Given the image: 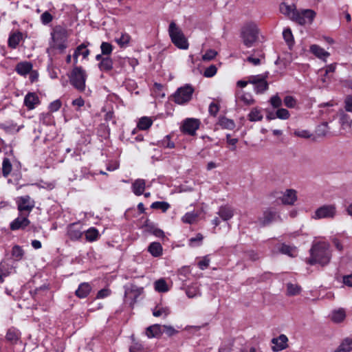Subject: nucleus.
<instances>
[{
  "mask_svg": "<svg viewBox=\"0 0 352 352\" xmlns=\"http://www.w3.org/2000/svg\"><path fill=\"white\" fill-rule=\"evenodd\" d=\"M154 285L155 289L158 292H166L168 291V287L166 282L162 278L156 280Z\"/></svg>",
  "mask_w": 352,
  "mask_h": 352,
  "instance_id": "40",
  "label": "nucleus"
},
{
  "mask_svg": "<svg viewBox=\"0 0 352 352\" xmlns=\"http://www.w3.org/2000/svg\"><path fill=\"white\" fill-rule=\"evenodd\" d=\"M284 104L288 108H294L296 104V100L293 96H287L284 98Z\"/></svg>",
  "mask_w": 352,
  "mask_h": 352,
  "instance_id": "53",
  "label": "nucleus"
},
{
  "mask_svg": "<svg viewBox=\"0 0 352 352\" xmlns=\"http://www.w3.org/2000/svg\"><path fill=\"white\" fill-rule=\"evenodd\" d=\"M169 314H170V310L166 307L157 306L153 310V315L155 317L164 316V318H166Z\"/></svg>",
  "mask_w": 352,
  "mask_h": 352,
  "instance_id": "37",
  "label": "nucleus"
},
{
  "mask_svg": "<svg viewBox=\"0 0 352 352\" xmlns=\"http://www.w3.org/2000/svg\"><path fill=\"white\" fill-rule=\"evenodd\" d=\"M339 123L342 129H349L352 124V118L344 110L341 109L337 113Z\"/></svg>",
  "mask_w": 352,
  "mask_h": 352,
  "instance_id": "14",
  "label": "nucleus"
},
{
  "mask_svg": "<svg viewBox=\"0 0 352 352\" xmlns=\"http://www.w3.org/2000/svg\"><path fill=\"white\" fill-rule=\"evenodd\" d=\"M16 204L19 213L28 214V216L34 208V201L29 195L19 197Z\"/></svg>",
  "mask_w": 352,
  "mask_h": 352,
  "instance_id": "10",
  "label": "nucleus"
},
{
  "mask_svg": "<svg viewBox=\"0 0 352 352\" xmlns=\"http://www.w3.org/2000/svg\"><path fill=\"white\" fill-rule=\"evenodd\" d=\"M352 351V338H346L335 350V352H350Z\"/></svg>",
  "mask_w": 352,
  "mask_h": 352,
  "instance_id": "25",
  "label": "nucleus"
},
{
  "mask_svg": "<svg viewBox=\"0 0 352 352\" xmlns=\"http://www.w3.org/2000/svg\"><path fill=\"white\" fill-rule=\"evenodd\" d=\"M6 338L8 341L15 343L19 339V333L14 329H9Z\"/></svg>",
  "mask_w": 352,
  "mask_h": 352,
  "instance_id": "47",
  "label": "nucleus"
},
{
  "mask_svg": "<svg viewBox=\"0 0 352 352\" xmlns=\"http://www.w3.org/2000/svg\"><path fill=\"white\" fill-rule=\"evenodd\" d=\"M289 111L285 109H278L276 112V116L279 119L287 120L289 118Z\"/></svg>",
  "mask_w": 352,
  "mask_h": 352,
  "instance_id": "51",
  "label": "nucleus"
},
{
  "mask_svg": "<svg viewBox=\"0 0 352 352\" xmlns=\"http://www.w3.org/2000/svg\"><path fill=\"white\" fill-rule=\"evenodd\" d=\"M162 145L165 148H173L175 147L174 142L170 141V136L166 135L162 141Z\"/></svg>",
  "mask_w": 352,
  "mask_h": 352,
  "instance_id": "62",
  "label": "nucleus"
},
{
  "mask_svg": "<svg viewBox=\"0 0 352 352\" xmlns=\"http://www.w3.org/2000/svg\"><path fill=\"white\" fill-rule=\"evenodd\" d=\"M310 51L313 53L316 56L320 59L324 60L327 58L330 54L328 52L325 51L323 48L320 47L317 45H312L310 47Z\"/></svg>",
  "mask_w": 352,
  "mask_h": 352,
  "instance_id": "27",
  "label": "nucleus"
},
{
  "mask_svg": "<svg viewBox=\"0 0 352 352\" xmlns=\"http://www.w3.org/2000/svg\"><path fill=\"white\" fill-rule=\"evenodd\" d=\"M217 214L223 221L230 219L234 215L233 210L228 206L220 207Z\"/></svg>",
  "mask_w": 352,
  "mask_h": 352,
  "instance_id": "28",
  "label": "nucleus"
},
{
  "mask_svg": "<svg viewBox=\"0 0 352 352\" xmlns=\"http://www.w3.org/2000/svg\"><path fill=\"white\" fill-rule=\"evenodd\" d=\"M219 110V106L215 102L210 103L209 106V113L211 116H215Z\"/></svg>",
  "mask_w": 352,
  "mask_h": 352,
  "instance_id": "63",
  "label": "nucleus"
},
{
  "mask_svg": "<svg viewBox=\"0 0 352 352\" xmlns=\"http://www.w3.org/2000/svg\"><path fill=\"white\" fill-rule=\"evenodd\" d=\"M287 341L288 339L286 336L282 334L279 336L278 338H273L272 340V350L274 351H282L287 347Z\"/></svg>",
  "mask_w": 352,
  "mask_h": 352,
  "instance_id": "16",
  "label": "nucleus"
},
{
  "mask_svg": "<svg viewBox=\"0 0 352 352\" xmlns=\"http://www.w3.org/2000/svg\"><path fill=\"white\" fill-rule=\"evenodd\" d=\"M344 109L346 112L352 113V96H347L344 100Z\"/></svg>",
  "mask_w": 352,
  "mask_h": 352,
  "instance_id": "59",
  "label": "nucleus"
},
{
  "mask_svg": "<svg viewBox=\"0 0 352 352\" xmlns=\"http://www.w3.org/2000/svg\"><path fill=\"white\" fill-rule=\"evenodd\" d=\"M201 122L196 118H186L184 120L181 126V131L190 135H194L196 131L199 129Z\"/></svg>",
  "mask_w": 352,
  "mask_h": 352,
  "instance_id": "11",
  "label": "nucleus"
},
{
  "mask_svg": "<svg viewBox=\"0 0 352 352\" xmlns=\"http://www.w3.org/2000/svg\"><path fill=\"white\" fill-rule=\"evenodd\" d=\"M148 251L152 256L157 257L162 253V247L160 243L153 242L149 245Z\"/></svg>",
  "mask_w": 352,
  "mask_h": 352,
  "instance_id": "32",
  "label": "nucleus"
},
{
  "mask_svg": "<svg viewBox=\"0 0 352 352\" xmlns=\"http://www.w3.org/2000/svg\"><path fill=\"white\" fill-rule=\"evenodd\" d=\"M144 226L146 228L147 231L150 232L155 236L159 238H163L164 236V232L160 229L154 228L153 225L150 223L149 220H146Z\"/></svg>",
  "mask_w": 352,
  "mask_h": 352,
  "instance_id": "31",
  "label": "nucleus"
},
{
  "mask_svg": "<svg viewBox=\"0 0 352 352\" xmlns=\"http://www.w3.org/2000/svg\"><path fill=\"white\" fill-rule=\"evenodd\" d=\"M316 14V12L310 9L297 10L292 21L301 25L311 24Z\"/></svg>",
  "mask_w": 352,
  "mask_h": 352,
  "instance_id": "8",
  "label": "nucleus"
},
{
  "mask_svg": "<svg viewBox=\"0 0 352 352\" xmlns=\"http://www.w3.org/2000/svg\"><path fill=\"white\" fill-rule=\"evenodd\" d=\"M297 199L296 191L293 189H288L283 195L281 201L283 204L292 205Z\"/></svg>",
  "mask_w": 352,
  "mask_h": 352,
  "instance_id": "18",
  "label": "nucleus"
},
{
  "mask_svg": "<svg viewBox=\"0 0 352 352\" xmlns=\"http://www.w3.org/2000/svg\"><path fill=\"white\" fill-rule=\"evenodd\" d=\"M278 217L275 211L267 210L263 212V216L258 219V223L261 226L264 227L276 221Z\"/></svg>",
  "mask_w": 352,
  "mask_h": 352,
  "instance_id": "13",
  "label": "nucleus"
},
{
  "mask_svg": "<svg viewBox=\"0 0 352 352\" xmlns=\"http://www.w3.org/2000/svg\"><path fill=\"white\" fill-rule=\"evenodd\" d=\"M24 255V251L22 248L18 245L13 246L12 249V256L16 261H20L22 259Z\"/></svg>",
  "mask_w": 352,
  "mask_h": 352,
  "instance_id": "38",
  "label": "nucleus"
},
{
  "mask_svg": "<svg viewBox=\"0 0 352 352\" xmlns=\"http://www.w3.org/2000/svg\"><path fill=\"white\" fill-rule=\"evenodd\" d=\"M310 257L307 263L310 265L319 264L325 266L329 263L331 258L330 245L325 241L314 243L310 250Z\"/></svg>",
  "mask_w": 352,
  "mask_h": 352,
  "instance_id": "1",
  "label": "nucleus"
},
{
  "mask_svg": "<svg viewBox=\"0 0 352 352\" xmlns=\"http://www.w3.org/2000/svg\"><path fill=\"white\" fill-rule=\"evenodd\" d=\"M38 102V96L34 93H28L24 99V104L29 109H33Z\"/></svg>",
  "mask_w": 352,
  "mask_h": 352,
  "instance_id": "23",
  "label": "nucleus"
},
{
  "mask_svg": "<svg viewBox=\"0 0 352 352\" xmlns=\"http://www.w3.org/2000/svg\"><path fill=\"white\" fill-rule=\"evenodd\" d=\"M87 77L86 71L82 67L78 66L74 67L69 75L70 84L80 92L85 89Z\"/></svg>",
  "mask_w": 352,
  "mask_h": 352,
  "instance_id": "4",
  "label": "nucleus"
},
{
  "mask_svg": "<svg viewBox=\"0 0 352 352\" xmlns=\"http://www.w3.org/2000/svg\"><path fill=\"white\" fill-rule=\"evenodd\" d=\"M346 317L345 311L343 309H339L332 312L331 320L335 322H341Z\"/></svg>",
  "mask_w": 352,
  "mask_h": 352,
  "instance_id": "34",
  "label": "nucleus"
},
{
  "mask_svg": "<svg viewBox=\"0 0 352 352\" xmlns=\"http://www.w3.org/2000/svg\"><path fill=\"white\" fill-rule=\"evenodd\" d=\"M168 34L172 43L178 48L186 50L188 42L181 28L174 22H170L168 27Z\"/></svg>",
  "mask_w": 352,
  "mask_h": 352,
  "instance_id": "3",
  "label": "nucleus"
},
{
  "mask_svg": "<svg viewBox=\"0 0 352 352\" xmlns=\"http://www.w3.org/2000/svg\"><path fill=\"white\" fill-rule=\"evenodd\" d=\"M269 102L274 109L279 108L282 105V100L278 94L272 96Z\"/></svg>",
  "mask_w": 352,
  "mask_h": 352,
  "instance_id": "49",
  "label": "nucleus"
},
{
  "mask_svg": "<svg viewBox=\"0 0 352 352\" xmlns=\"http://www.w3.org/2000/svg\"><path fill=\"white\" fill-rule=\"evenodd\" d=\"M30 223L28 214L19 213V217L15 219L10 226L12 230L24 229Z\"/></svg>",
  "mask_w": 352,
  "mask_h": 352,
  "instance_id": "12",
  "label": "nucleus"
},
{
  "mask_svg": "<svg viewBox=\"0 0 352 352\" xmlns=\"http://www.w3.org/2000/svg\"><path fill=\"white\" fill-rule=\"evenodd\" d=\"M219 124L223 128L228 129H233L235 126L234 121L226 117L220 118L219 120Z\"/></svg>",
  "mask_w": 352,
  "mask_h": 352,
  "instance_id": "39",
  "label": "nucleus"
},
{
  "mask_svg": "<svg viewBox=\"0 0 352 352\" xmlns=\"http://www.w3.org/2000/svg\"><path fill=\"white\" fill-rule=\"evenodd\" d=\"M267 77L268 72L264 74L254 75L248 77V82L254 85V91L256 94H262L268 89Z\"/></svg>",
  "mask_w": 352,
  "mask_h": 352,
  "instance_id": "6",
  "label": "nucleus"
},
{
  "mask_svg": "<svg viewBox=\"0 0 352 352\" xmlns=\"http://www.w3.org/2000/svg\"><path fill=\"white\" fill-rule=\"evenodd\" d=\"M203 239V235L200 233H198L195 237H192L189 239V245L191 246L195 245H200Z\"/></svg>",
  "mask_w": 352,
  "mask_h": 352,
  "instance_id": "56",
  "label": "nucleus"
},
{
  "mask_svg": "<svg viewBox=\"0 0 352 352\" xmlns=\"http://www.w3.org/2000/svg\"><path fill=\"white\" fill-rule=\"evenodd\" d=\"M152 123L153 121L150 118L143 117L140 120L138 126L140 129L146 130L152 125Z\"/></svg>",
  "mask_w": 352,
  "mask_h": 352,
  "instance_id": "42",
  "label": "nucleus"
},
{
  "mask_svg": "<svg viewBox=\"0 0 352 352\" xmlns=\"http://www.w3.org/2000/svg\"><path fill=\"white\" fill-rule=\"evenodd\" d=\"M197 218V215L193 213H186L182 218L184 223H192Z\"/></svg>",
  "mask_w": 352,
  "mask_h": 352,
  "instance_id": "61",
  "label": "nucleus"
},
{
  "mask_svg": "<svg viewBox=\"0 0 352 352\" xmlns=\"http://www.w3.org/2000/svg\"><path fill=\"white\" fill-rule=\"evenodd\" d=\"M82 233V228L78 223H72L67 227V236L72 241L80 239Z\"/></svg>",
  "mask_w": 352,
  "mask_h": 352,
  "instance_id": "15",
  "label": "nucleus"
},
{
  "mask_svg": "<svg viewBox=\"0 0 352 352\" xmlns=\"http://www.w3.org/2000/svg\"><path fill=\"white\" fill-rule=\"evenodd\" d=\"M41 19L42 23L46 25L52 21L53 17L50 12L46 11L41 14Z\"/></svg>",
  "mask_w": 352,
  "mask_h": 352,
  "instance_id": "60",
  "label": "nucleus"
},
{
  "mask_svg": "<svg viewBox=\"0 0 352 352\" xmlns=\"http://www.w3.org/2000/svg\"><path fill=\"white\" fill-rule=\"evenodd\" d=\"M121 69H126L128 66L131 67L133 69L138 64V62L135 58H130L128 57L120 58L118 60Z\"/></svg>",
  "mask_w": 352,
  "mask_h": 352,
  "instance_id": "24",
  "label": "nucleus"
},
{
  "mask_svg": "<svg viewBox=\"0 0 352 352\" xmlns=\"http://www.w3.org/2000/svg\"><path fill=\"white\" fill-rule=\"evenodd\" d=\"M98 67L102 72H110L113 68V60L109 56H105V58L99 63Z\"/></svg>",
  "mask_w": 352,
  "mask_h": 352,
  "instance_id": "30",
  "label": "nucleus"
},
{
  "mask_svg": "<svg viewBox=\"0 0 352 352\" xmlns=\"http://www.w3.org/2000/svg\"><path fill=\"white\" fill-rule=\"evenodd\" d=\"M241 37L242 38L243 43L247 47L253 46L258 38V30L257 26L254 23H248L245 25L241 29Z\"/></svg>",
  "mask_w": 352,
  "mask_h": 352,
  "instance_id": "5",
  "label": "nucleus"
},
{
  "mask_svg": "<svg viewBox=\"0 0 352 352\" xmlns=\"http://www.w3.org/2000/svg\"><path fill=\"white\" fill-rule=\"evenodd\" d=\"M32 69V65L29 62H21L16 65V72L21 75L25 76Z\"/></svg>",
  "mask_w": 352,
  "mask_h": 352,
  "instance_id": "22",
  "label": "nucleus"
},
{
  "mask_svg": "<svg viewBox=\"0 0 352 352\" xmlns=\"http://www.w3.org/2000/svg\"><path fill=\"white\" fill-rule=\"evenodd\" d=\"M317 131L319 135H327L329 133L328 123L325 122L318 126Z\"/></svg>",
  "mask_w": 352,
  "mask_h": 352,
  "instance_id": "54",
  "label": "nucleus"
},
{
  "mask_svg": "<svg viewBox=\"0 0 352 352\" xmlns=\"http://www.w3.org/2000/svg\"><path fill=\"white\" fill-rule=\"evenodd\" d=\"M162 333L165 332L168 336H172L177 333V331L172 326L163 325L162 326Z\"/></svg>",
  "mask_w": 352,
  "mask_h": 352,
  "instance_id": "58",
  "label": "nucleus"
},
{
  "mask_svg": "<svg viewBox=\"0 0 352 352\" xmlns=\"http://www.w3.org/2000/svg\"><path fill=\"white\" fill-rule=\"evenodd\" d=\"M284 39L289 45H292L294 42L293 35L289 28L284 30L283 32Z\"/></svg>",
  "mask_w": 352,
  "mask_h": 352,
  "instance_id": "52",
  "label": "nucleus"
},
{
  "mask_svg": "<svg viewBox=\"0 0 352 352\" xmlns=\"http://www.w3.org/2000/svg\"><path fill=\"white\" fill-rule=\"evenodd\" d=\"M143 292V288H139L136 286H131V287L125 291V297L130 298L132 299L130 302L131 306H133V305L136 302L137 298L141 295Z\"/></svg>",
  "mask_w": 352,
  "mask_h": 352,
  "instance_id": "17",
  "label": "nucleus"
},
{
  "mask_svg": "<svg viewBox=\"0 0 352 352\" xmlns=\"http://www.w3.org/2000/svg\"><path fill=\"white\" fill-rule=\"evenodd\" d=\"M336 212L335 205H323L316 210L312 218L314 219H333L336 216Z\"/></svg>",
  "mask_w": 352,
  "mask_h": 352,
  "instance_id": "7",
  "label": "nucleus"
},
{
  "mask_svg": "<svg viewBox=\"0 0 352 352\" xmlns=\"http://www.w3.org/2000/svg\"><path fill=\"white\" fill-rule=\"evenodd\" d=\"M143 350V346L141 344L139 343H134L133 345H131L129 348L130 352H142Z\"/></svg>",
  "mask_w": 352,
  "mask_h": 352,
  "instance_id": "64",
  "label": "nucleus"
},
{
  "mask_svg": "<svg viewBox=\"0 0 352 352\" xmlns=\"http://www.w3.org/2000/svg\"><path fill=\"white\" fill-rule=\"evenodd\" d=\"M193 91V88L190 85L180 87L173 95L174 101L179 104L188 102L190 100Z\"/></svg>",
  "mask_w": 352,
  "mask_h": 352,
  "instance_id": "9",
  "label": "nucleus"
},
{
  "mask_svg": "<svg viewBox=\"0 0 352 352\" xmlns=\"http://www.w3.org/2000/svg\"><path fill=\"white\" fill-rule=\"evenodd\" d=\"M116 41L120 47H124L129 43L130 36L127 34H122L120 37L116 38Z\"/></svg>",
  "mask_w": 352,
  "mask_h": 352,
  "instance_id": "50",
  "label": "nucleus"
},
{
  "mask_svg": "<svg viewBox=\"0 0 352 352\" xmlns=\"http://www.w3.org/2000/svg\"><path fill=\"white\" fill-rule=\"evenodd\" d=\"M151 208L153 209H160L162 210V212H166L170 208V204L165 201H155L151 204Z\"/></svg>",
  "mask_w": 352,
  "mask_h": 352,
  "instance_id": "45",
  "label": "nucleus"
},
{
  "mask_svg": "<svg viewBox=\"0 0 352 352\" xmlns=\"http://www.w3.org/2000/svg\"><path fill=\"white\" fill-rule=\"evenodd\" d=\"M236 97L239 101L243 102L245 105H251L255 102L251 94L243 91L237 92Z\"/></svg>",
  "mask_w": 352,
  "mask_h": 352,
  "instance_id": "26",
  "label": "nucleus"
},
{
  "mask_svg": "<svg viewBox=\"0 0 352 352\" xmlns=\"http://www.w3.org/2000/svg\"><path fill=\"white\" fill-rule=\"evenodd\" d=\"M100 50L103 55L109 56L113 51V46L108 42H102L100 45Z\"/></svg>",
  "mask_w": 352,
  "mask_h": 352,
  "instance_id": "46",
  "label": "nucleus"
},
{
  "mask_svg": "<svg viewBox=\"0 0 352 352\" xmlns=\"http://www.w3.org/2000/svg\"><path fill=\"white\" fill-rule=\"evenodd\" d=\"M217 70V69L216 66L214 65H212L210 67H208V68H206V69L204 72V76L208 78L212 77L213 76H214L216 74Z\"/></svg>",
  "mask_w": 352,
  "mask_h": 352,
  "instance_id": "57",
  "label": "nucleus"
},
{
  "mask_svg": "<svg viewBox=\"0 0 352 352\" xmlns=\"http://www.w3.org/2000/svg\"><path fill=\"white\" fill-rule=\"evenodd\" d=\"M186 294L187 296L190 298H194L199 295V289L198 286H197L196 285H192L188 287L186 290Z\"/></svg>",
  "mask_w": 352,
  "mask_h": 352,
  "instance_id": "44",
  "label": "nucleus"
},
{
  "mask_svg": "<svg viewBox=\"0 0 352 352\" xmlns=\"http://www.w3.org/2000/svg\"><path fill=\"white\" fill-rule=\"evenodd\" d=\"M99 236L98 230L94 228H89L85 232V238L87 241L92 242L96 241Z\"/></svg>",
  "mask_w": 352,
  "mask_h": 352,
  "instance_id": "41",
  "label": "nucleus"
},
{
  "mask_svg": "<svg viewBox=\"0 0 352 352\" xmlns=\"http://www.w3.org/2000/svg\"><path fill=\"white\" fill-rule=\"evenodd\" d=\"M248 116L249 120L251 122L261 121L263 118L261 111L258 108H253Z\"/></svg>",
  "mask_w": 352,
  "mask_h": 352,
  "instance_id": "33",
  "label": "nucleus"
},
{
  "mask_svg": "<svg viewBox=\"0 0 352 352\" xmlns=\"http://www.w3.org/2000/svg\"><path fill=\"white\" fill-rule=\"evenodd\" d=\"M22 38V34L20 32L14 33L10 36L8 38V45L11 48H16L19 45L21 39Z\"/></svg>",
  "mask_w": 352,
  "mask_h": 352,
  "instance_id": "35",
  "label": "nucleus"
},
{
  "mask_svg": "<svg viewBox=\"0 0 352 352\" xmlns=\"http://www.w3.org/2000/svg\"><path fill=\"white\" fill-rule=\"evenodd\" d=\"M279 251L284 254L294 257L296 254V248L294 247L289 246L286 244H282L279 248Z\"/></svg>",
  "mask_w": 352,
  "mask_h": 352,
  "instance_id": "36",
  "label": "nucleus"
},
{
  "mask_svg": "<svg viewBox=\"0 0 352 352\" xmlns=\"http://www.w3.org/2000/svg\"><path fill=\"white\" fill-rule=\"evenodd\" d=\"M51 36L52 42L50 47L47 49V52L50 54L54 50H58L63 53L67 47V42L69 36L67 30L61 25H56L53 28Z\"/></svg>",
  "mask_w": 352,
  "mask_h": 352,
  "instance_id": "2",
  "label": "nucleus"
},
{
  "mask_svg": "<svg viewBox=\"0 0 352 352\" xmlns=\"http://www.w3.org/2000/svg\"><path fill=\"white\" fill-rule=\"evenodd\" d=\"M280 11L282 14L287 16L290 19L293 20L294 16V15L296 14L297 10L294 8V6L283 3L280 5Z\"/></svg>",
  "mask_w": 352,
  "mask_h": 352,
  "instance_id": "29",
  "label": "nucleus"
},
{
  "mask_svg": "<svg viewBox=\"0 0 352 352\" xmlns=\"http://www.w3.org/2000/svg\"><path fill=\"white\" fill-rule=\"evenodd\" d=\"M217 54V52L215 50H209L202 56V60L205 61L211 60L216 56Z\"/></svg>",
  "mask_w": 352,
  "mask_h": 352,
  "instance_id": "55",
  "label": "nucleus"
},
{
  "mask_svg": "<svg viewBox=\"0 0 352 352\" xmlns=\"http://www.w3.org/2000/svg\"><path fill=\"white\" fill-rule=\"evenodd\" d=\"M12 170V164L8 158H5L2 164V172L4 177H7Z\"/></svg>",
  "mask_w": 352,
  "mask_h": 352,
  "instance_id": "48",
  "label": "nucleus"
},
{
  "mask_svg": "<svg viewBox=\"0 0 352 352\" xmlns=\"http://www.w3.org/2000/svg\"><path fill=\"white\" fill-rule=\"evenodd\" d=\"M301 288L298 285L288 283L287 284V293L289 296H295L300 292Z\"/></svg>",
  "mask_w": 352,
  "mask_h": 352,
  "instance_id": "43",
  "label": "nucleus"
},
{
  "mask_svg": "<svg viewBox=\"0 0 352 352\" xmlns=\"http://www.w3.org/2000/svg\"><path fill=\"white\" fill-rule=\"evenodd\" d=\"M162 334V326L160 324L151 325L146 329V335L149 338L160 337Z\"/></svg>",
  "mask_w": 352,
  "mask_h": 352,
  "instance_id": "21",
  "label": "nucleus"
},
{
  "mask_svg": "<svg viewBox=\"0 0 352 352\" xmlns=\"http://www.w3.org/2000/svg\"><path fill=\"white\" fill-rule=\"evenodd\" d=\"M91 290V287L88 283H82L80 284L75 294L80 298L87 297Z\"/></svg>",
  "mask_w": 352,
  "mask_h": 352,
  "instance_id": "20",
  "label": "nucleus"
},
{
  "mask_svg": "<svg viewBox=\"0 0 352 352\" xmlns=\"http://www.w3.org/2000/svg\"><path fill=\"white\" fill-rule=\"evenodd\" d=\"M145 187L146 182L142 179H138L132 184V190L137 196H140L144 193Z\"/></svg>",
  "mask_w": 352,
  "mask_h": 352,
  "instance_id": "19",
  "label": "nucleus"
}]
</instances>
